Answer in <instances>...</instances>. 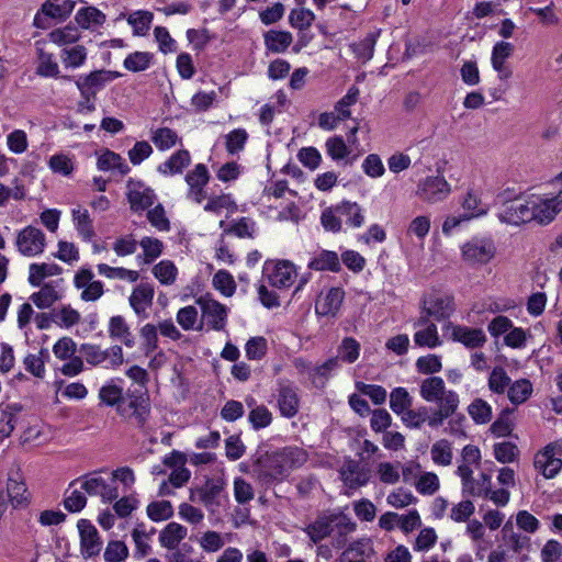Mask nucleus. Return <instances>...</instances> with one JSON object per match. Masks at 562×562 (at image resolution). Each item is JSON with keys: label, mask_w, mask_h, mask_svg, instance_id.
Returning a JSON list of instances; mask_svg holds the SVG:
<instances>
[{"label": "nucleus", "mask_w": 562, "mask_h": 562, "mask_svg": "<svg viewBox=\"0 0 562 562\" xmlns=\"http://www.w3.org/2000/svg\"><path fill=\"white\" fill-rule=\"evenodd\" d=\"M306 461L305 450L299 447H285L260 456L254 465V473L261 484L271 485L283 481L293 469L302 467Z\"/></svg>", "instance_id": "nucleus-1"}, {"label": "nucleus", "mask_w": 562, "mask_h": 562, "mask_svg": "<svg viewBox=\"0 0 562 562\" xmlns=\"http://www.w3.org/2000/svg\"><path fill=\"white\" fill-rule=\"evenodd\" d=\"M356 527V522L342 513L323 512L304 528V532L315 544L331 538V546L341 549L347 544L348 536Z\"/></svg>", "instance_id": "nucleus-2"}, {"label": "nucleus", "mask_w": 562, "mask_h": 562, "mask_svg": "<svg viewBox=\"0 0 562 562\" xmlns=\"http://www.w3.org/2000/svg\"><path fill=\"white\" fill-rule=\"evenodd\" d=\"M116 412L123 418L134 420L137 426L143 427L150 414L149 396L146 391L134 390L124 395Z\"/></svg>", "instance_id": "nucleus-3"}, {"label": "nucleus", "mask_w": 562, "mask_h": 562, "mask_svg": "<svg viewBox=\"0 0 562 562\" xmlns=\"http://www.w3.org/2000/svg\"><path fill=\"white\" fill-rule=\"evenodd\" d=\"M226 488V481L222 476L206 477L202 485L190 488V501L201 503L206 508L214 510V507L222 505V497Z\"/></svg>", "instance_id": "nucleus-4"}, {"label": "nucleus", "mask_w": 562, "mask_h": 562, "mask_svg": "<svg viewBox=\"0 0 562 562\" xmlns=\"http://www.w3.org/2000/svg\"><path fill=\"white\" fill-rule=\"evenodd\" d=\"M462 259L471 265H486L496 255V246L493 239L486 237H474L467 241L462 248Z\"/></svg>", "instance_id": "nucleus-5"}, {"label": "nucleus", "mask_w": 562, "mask_h": 562, "mask_svg": "<svg viewBox=\"0 0 562 562\" xmlns=\"http://www.w3.org/2000/svg\"><path fill=\"white\" fill-rule=\"evenodd\" d=\"M419 310L431 315L432 321H446L454 311L453 297L439 291L425 293L420 299Z\"/></svg>", "instance_id": "nucleus-6"}, {"label": "nucleus", "mask_w": 562, "mask_h": 562, "mask_svg": "<svg viewBox=\"0 0 562 562\" xmlns=\"http://www.w3.org/2000/svg\"><path fill=\"white\" fill-rule=\"evenodd\" d=\"M79 352L85 358L87 363L95 367L108 359L112 367H120L124 362L123 350L120 346L115 345L106 350H102L100 346L93 344H82Z\"/></svg>", "instance_id": "nucleus-7"}, {"label": "nucleus", "mask_w": 562, "mask_h": 562, "mask_svg": "<svg viewBox=\"0 0 562 562\" xmlns=\"http://www.w3.org/2000/svg\"><path fill=\"white\" fill-rule=\"evenodd\" d=\"M531 209L533 206L530 205V199L518 196L504 203L498 217L504 223L519 225L532 221L535 215Z\"/></svg>", "instance_id": "nucleus-8"}, {"label": "nucleus", "mask_w": 562, "mask_h": 562, "mask_svg": "<svg viewBox=\"0 0 562 562\" xmlns=\"http://www.w3.org/2000/svg\"><path fill=\"white\" fill-rule=\"evenodd\" d=\"M451 187L441 176H431L422 180L417 187L416 195L424 202L437 203L448 198Z\"/></svg>", "instance_id": "nucleus-9"}, {"label": "nucleus", "mask_w": 562, "mask_h": 562, "mask_svg": "<svg viewBox=\"0 0 562 562\" xmlns=\"http://www.w3.org/2000/svg\"><path fill=\"white\" fill-rule=\"evenodd\" d=\"M196 304L201 307L202 318L216 331L224 330L227 322V307L209 295L200 296Z\"/></svg>", "instance_id": "nucleus-10"}, {"label": "nucleus", "mask_w": 562, "mask_h": 562, "mask_svg": "<svg viewBox=\"0 0 562 562\" xmlns=\"http://www.w3.org/2000/svg\"><path fill=\"white\" fill-rule=\"evenodd\" d=\"M299 389L288 380L278 381L277 404L280 414L285 418L294 417L300 409Z\"/></svg>", "instance_id": "nucleus-11"}, {"label": "nucleus", "mask_w": 562, "mask_h": 562, "mask_svg": "<svg viewBox=\"0 0 562 562\" xmlns=\"http://www.w3.org/2000/svg\"><path fill=\"white\" fill-rule=\"evenodd\" d=\"M46 239L44 233L34 226L23 228L16 237L18 250L29 257L40 255L44 251Z\"/></svg>", "instance_id": "nucleus-12"}, {"label": "nucleus", "mask_w": 562, "mask_h": 562, "mask_svg": "<svg viewBox=\"0 0 562 562\" xmlns=\"http://www.w3.org/2000/svg\"><path fill=\"white\" fill-rule=\"evenodd\" d=\"M530 205L533 206V209H531L535 215L532 216V221L542 225L548 224L562 210V191L551 199L543 200L540 198H531Z\"/></svg>", "instance_id": "nucleus-13"}, {"label": "nucleus", "mask_w": 562, "mask_h": 562, "mask_svg": "<svg viewBox=\"0 0 562 562\" xmlns=\"http://www.w3.org/2000/svg\"><path fill=\"white\" fill-rule=\"evenodd\" d=\"M117 72L109 70H94L87 76H81L76 80V86L81 95H97L106 82L119 77Z\"/></svg>", "instance_id": "nucleus-14"}, {"label": "nucleus", "mask_w": 562, "mask_h": 562, "mask_svg": "<svg viewBox=\"0 0 562 562\" xmlns=\"http://www.w3.org/2000/svg\"><path fill=\"white\" fill-rule=\"evenodd\" d=\"M265 271L270 284L276 288H289L296 278L295 267L288 260L267 265Z\"/></svg>", "instance_id": "nucleus-15"}, {"label": "nucleus", "mask_w": 562, "mask_h": 562, "mask_svg": "<svg viewBox=\"0 0 562 562\" xmlns=\"http://www.w3.org/2000/svg\"><path fill=\"white\" fill-rule=\"evenodd\" d=\"M155 198L154 191L145 187L143 182L132 179L127 181V200L132 211L138 212L150 207Z\"/></svg>", "instance_id": "nucleus-16"}, {"label": "nucleus", "mask_w": 562, "mask_h": 562, "mask_svg": "<svg viewBox=\"0 0 562 562\" xmlns=\"http://www.w3.org/2000/svg\"><path fill=\"white\" fill-rule=\"evenodd\" d=\"M78 529L82 555L85 558L98 555L102 548V541L97 528L89 520L81 519L78 522Z\"/></svg>", "instance_id": "nucleus-17"}, {"label": "nucleus", "mask_w": 562, "mask_h": 562, "mask_svg": "<svg viewBox=\"0 0 562 562\" xmlns=\"http://www.w3.org/2000/svg\"><path fill=\"white\" fill-rule=\"evenodd\" d=\"M340 476L349 488H359L369 482L371 472L359 461L348 460L340 469Z\"/></svg>", "instance_id": "nucleus-18"}, {"label": "nucleus", "mask_w": 562, "mask_h": 562, "mask_svg": "<svg viewBox=\"0 0 562 562\" xmlns=\"http://www.w3.org/2000/svg\"><path fill=\"white\" fill-rule=\"evenodd\" d=\"M419 393L426 402H436L438 405L446 402L448 394L458 395L454 391L446 390L445 382L440 376L423 380Z\"/></svg>", "instance_id": "nucleus-19"}, {"label": "nucleus", "mask_w": 562, "mask_h": 562, "mask_svg": "<svg viewBox=\"0 0 562 562\" xmlns=\"http://www.w3.org/2000/svg\"><path fill=\"white\" fill-rule=\"evenodd\" d=\"M533 464L536 470L546 479L554 477L562 469V460L554 457L552 445H548L535 456Z\"/></svg>", "instance_id": "nucleus-20"}, {"label": "nucleus", "mask_w": 562, "mask_h": 562, "mask_svg": "<svg viewBox=\"0 0 562 562\" xmlns=\"http://www.w3.org/2000/svg\"><path fill=\"white\" fill-rule=\"evenodd\" d=\"M374 553L372 541L368 538L351 542L339 555L337 562H367Z\"/></svg>", "instance_id": "nucleus-21"}, {"label": "nucleus", "mask_w": 562, "mask_h": 562, "mask_svg": "<svg viewBox=\"0 0 562 562\" xmlns=\"http://www.w3.org/2000/svg\"><path fill=\"white\" fill-rule=\"evenodd\" d=\"M451 338L454 341L461 342L467 348H479L486 342V336L481 328H473L462 325H452Z\"/></svg>", "instance_id": "nucleus-22"}, {"label": "nucleus", "mask_w": 562, "mask_h": 562, "mask_svg": "<svg viewBox=\"0 0 562 562\" xmlns=\"http://www.w3.org/2000/svg\"><path fill=\"white\" fill-rule=\"evenodd\" d=\"M155 295L154 286L149 283H140L132 291L128 299L130 305L138 316H146L151 307Z\"/></svg>", "instance_id": "nucleus-23"}, {"label": "nucleus", "mask_w": 562, "mask_h": 562, "mask_svg": "<svg viewBox=\"0 0 562 562\" xmlns=\"http://www.w3.org/2000/svg\"><path fill=\"white\" fill-rule=\"evenodd\" d=\"M514 53V45L508 42H498L493 47L492 52V66L498 72V77L502 80L512 77L513 71L506 65V59L509 58Z\"/></svg>", "instance_id": "nucleus-24"}, {"label": "nucleus", "mask_w": 562, "mask_h": 562, "mask_svg": "<svg viewBox=\"0 0 562 562\" xmlns=\"http://www.w3.org/2000/svg\"><path fill=\"white\" fill-rule=\"evenodd\" d=\"M345 293L340 288H331L325 295H319L315 303V312L321 316H336Z\"/></svg>", "instance_id": "nucleus-25"}, {"label": "nucleus", "mask_w": 562, "mask_h": 562, "mask_svg": "<svg viewBox=\"0 0 562 562\" xmlns=\"http://www.w3.org/2000/svg\"><path fill=\"white\" fill-rule=\"evenodd\" d=\"M74 8H75V1H72V0H65L61 4H55L50 1H46L45 3H43V5L41 8V12H38L35 15L34 24L37 27H45L42 24L41 14H44L45 16L53 18V19L65 20L72 12Z\"/></svg>", "instance_id": "nucleus-26"}, {"label": "nucleus", "mask_w": 562, "mask_h": 562, "mask_svg": "<svg viewBox=\"0 0 562 562\" xmlns=\"http://www.w3.org/2000/svg\"><path fill=\"white\" fill-rule=\"evenodd\" d=\"M21 411L22 407L19 404L0 405V439L8 438L12 434Z\"/></svg>", "instance_id": "nucleus-27"}, {"label": "nucleus", "mask_w": 562, "mask_h": 562, "mask_svg": "<svg viewBox=\"0 0 562 562\" xmlns=\"http://www.w3.org/2000/svg\"><path fill=\"white\" fill-rule=\"evenodd\" d=\"M459 406V396L448 394V397L446 398V402L438 405V408L429 415L427 419V424L429 427L436 428L443 424L445 419L452 416Z\"/></svg>", "instance_id": "nucleus-28"}, {"label": "nucleus", "mask_w": 562, "mask_h": 562, "mask_svg": "<svg viewBox=\"0 0 562 562\" xmlns=\"http://www.w3.org/2000/svg\"><path fill=\"white\" fill-rule=\"evenodd\" d=\"M109 335L111 338L120 339L126 347L135 345L134 336L123 316H113L109 322Z\"/></svg>", "instance_id": "nucleus-29"}, {"label": "nucleus", "mask_w": 562, "mask_h": 562, "mask_svg": "<svg viewBox=\"0 0 562 562\" xmlns=\"http://www.w3.org/2000/svg\"><path fill=\"white\" fill-rule=\"evenodd\" d=\"M8 497L14 508L26 506L30 502V493L23 481L10 476L7 484Z\"/></svg>", "instance_id": "nucleus-30"}, {"label": "nucleus", "mask_w": 562, "mask_h": 562, "mask_svg": "<svg viewBox=\"0 0 562 562\" xmlns=\"http://www.w3.org/2000/svg\"><path fill=\"white\" fill-rule=\"evenodd\" d=\"M187 537V528L177 522H169L159 535L162 547L172 550Z\"/></svg>", "instance_id": "nucleus-31"}, {"label": "nucleus", "mask_w": 562, "mask_h": 562, "mask_svg": "<svg viewBox=\"0 0 562 562\" xmlns=\"http://www.w3.org/2000/svg\"><path fill=\"white\" fill-rule=\"evenodd\" d=\"M308 268L316 271L329 270L338 272L340 270V261L337 252L322 250L308 262Z\"/></svg>", "instance_id": "nucleus-32"}, {"label": "nucleus", "mask_w": 562, "mask_h": 562, "mask_svg": "<svg viewBox=\"0 0 562 562\" xmlns=\"http://www.w3.org/2000/svg\"><path fill=\"white\" fill-rule=\"evenodd\" d=\"M75 20L85 30L102 25L105 22V14L94 7H85L78 10Z\"/></svg>", "instance_id": "nucleus-33"}, {"label": "nucleus", "mask_w": 562, "mask_h": 562, "mask_svg": "<svg viewBox=\"0 0 562 562\" xmlns=\"http://www.w3.org/2000/svg\"><path fill=\"white\" fill-rule=\"evenodd\" d=\"M72 218L82 239L90 241L95 236V232L88 210L82 209L81 206L74 209Z\"/></svg>", "instance_id": "nucleus-34"}, {"label": "nucleus", "mask_w": 562, "mask_h": 562, "mask_svg": "<svg viewBox=\"0 0 562 562\" xmlns=\"http://www.w3.org/2000/svg\"><path fill=\"white\" fill-rule=\"evenodd\" d=\"M191 157L188 150L180 149L176 151L167 161L158 167V171L164 175L181 173L189 166Z\"/></svg>", "instance_id": "nucleus-35"}, {"label": "nucleus", "mask_w": 562, "mask_h": 562, "mask_svg": "<svg viewBox=\"0 0 562 562\" xmlns=\"http://www.w3.org/2000/svg\"><path fill=\"white\" fill-rule=\"evenodd\" d=\"M30 299L38 308H48L61 299V294L53 283H45Z\"/></svg>", "instance_id": "nucleus-36"}, {"label": "nucleus", "mask_w": 562, "mask_h": 562, "mask_svg": "<svg viewBox=\"0 0 562 562\" xmlns=\"http://www.w3.org/2000/svg\"><path fill=\"white\" fill-rule=\"evenodd\" d=\"M61 268L55 263H32L30 266L29 282L33 286H40L47 277L58 276Z\"/></svg>", "instance_id": "nucleus-37"}, {"label": "nucleus", "mask_w": 562, "mask_h": 562, "mask_svg": "<svg viewBox=\"0 0 562 562\" xmlns=\"http://www.w3.org/2000/svg\"><path fill=\"white\" fill-rule=\"evenodd\" d=\"M461 206L464 210V215L471 220L486 213V207L482 203L481 196L477 191L470 189L464 195Z\"/></svg>", "instance_id": "nucleus-38"}, {"label": "nucleus", "mask_w": 562, "mask_h": 562, "mask_svg": "<svg viewBox=\"0 0 562 562\" xmlns=\"http://www.w3.org/2000/svg\"><path fill=\"white\" fill-rule=\"evenodd\" d=\"M81 321L80 313L70 305H64L52 312V322L65 328H70Z\"/></svg>", "instance_id": "nucleus-39"}, {"label": "nucleus", "mask_w": 562, "mask_h": 562, "mask_svg": "<svg viewBox=\"0 0 562 562\" xmlns=\"http://www.w3.org/2000/svg\"><path fill=\"white\" fill-rule=\"evenodd\" d=\"M291 33L285 31H269L265 35V43L269 50L273 53L284 52L292 43Z\"/></svg>", "instance_id": "nucleus-40"}, {"label": "nucleus", "mask_w": 562, "mask_h": 562, "mask_svg": "<svg viewBox=\"0 0 562 562\" xmlns=\"http://www.w3.org/2000/svg\"><path fill=\"white\" fill-rule=\"evenodd\" d=\"M87 55V48L83 45H75L64 48L60 58L66 68H78L86 63Z\"/></svg>", "instance_id": "nucleus-41"}, {"label": "nucleus", "mask_w": 562, "mask_h": 562, "mask_svg": "<svg viewBox=\"0 0 562 562\" xmlns=\"http://www.w3.org/2000/svg\"><path fill=\"white\" fill-rule=\"evenodd\" d=\"M532 393V384L527 379L515 381L507 390V395L513 404L525 403Z\"/></svg>", "instance_id": "nucleus-42"}, {"label": "nucleus", "mask_w": 562, "mask_h": 562, "mask_svg": "<svg viewBox=\"0 0 562 562\" xmlns=\"http://www.w3.org/2000/svg\"><path fill=\"white\" fill-rule=\"evenodd\" d=\"M153 274L164 285H171L176 282L178 269L171 260H161L153 268Z\"/></svg>", "instance_id": "nucleus-43"}, {"label": "nucleus", "mask_w": 562, "mask_h": 562, "mask_svg": "<svg viewBox=\"0 0 562 562\" xmlns=\"http://www.w3.org/2000/svg\"><path fill=\"white\" fill-rule=\"evenodd\" d=\"M431 460L438 465H450L452 462V447L447 439L436 441L430 449Z\"/></svg>", "instance_id": "nucleus-44"}, {"label": "nucleus", "mask_w": 562, "mask_h": 562, "mask_svg": "<svg viewBox=\"0 0 562 562\" xmlns=\"http://www.w3.org/2000/svg\"><path fill=\"white\" fill-rule=\"evenodd\" d=\"M100 170L117 169L122 175L130 171V167L123 161V158L111 150H105L98 159Z\"/></svg>", "instance_id": "nucleus-45"}, {"label": "nucleus", "mask_w": 562, "mask_h": 562, "mask_svg": "<svg viewBox=\"0 0 562 562\" xmlns=\"http://www.w3.org/2000/svg\"><path fill=\"white\" fill-rule=\"evenodd\" d=\"M414 342L418 347L436 348L441 345L437 325H429L427 328L418 329L414 334Z\"/></svg>", "instance_id": "nucleus-46"}, {"label": "nucleus", "mask_w": 562, "mask_h": 562, "mask_svg": "<svg viewBox=\"0 0 562 562\" xmlns=\"http://www.w3.org/2000/svg\"><path fill=\"white\" fill-rule=\"evenodd\" d=\"M98 271L100 274L110 279L127 280L130 282H136L139 278L138 271L130 270L122 267H111L106 263L98 265Z\"/></svg>", "instance_id": "nucleus-47"}, {"label": "nucleus", "mask_w": 562, "mask_h": 562, "mask_svg": "<svg viewBox=\"0 0 562 562\" xmlns=\"http://www.w3.org/2000/svg\"><path fill=\"white\" fill-rule=\"evenodd\" d=\"M463 492L476 497H487L491 493V476L482 473L480 479H473L463 486Z\"/></svg>", "instance_id": "nucleus-48"}, {"label": "nucleus", "mask_w": 562, "mask_h": 562, "mask_svg": "<svg viewBox=\"0 0 562 562\" xmlns=\"http://www.w3.org/2000/svg\"><path fill=\"white\" fill-rule=\"evenodd\" d=\"M335 211L336 213L346 216L347 223H349L353 227H359L363 223L364 218L361 213V207L356 202L345 201L341 204L337 205Z\"/></svg>", "instance_id": "nucleus-49"}, {"label": "nucleus", "mask_w": 562, "mask_h": 562, "mask_svg": "<svg viewBox=\"0 0 562 562\" xmlns=\"http://www.w3.org/2000/svg\"><path fill=\"white\" fill-rule=\"evenodd\" d=\"M413 398L404 387H396L390 394V407L391 409L401 415L407 408L412 407Z\"/></svg>", "instance_id": "nucleus-50"}, {"label": "nucleus", "mask_w": 562, "mask_h": 562, "mask_svg": "<svg viewBox=\"0 0 562 562\" xmlns=\"http://www.w3.org/2000/svg\"><path fill=\"white\" fill-rule=\"evenodd\" d=\"M376 36L378 35L375 33H370L360 42L352 44V52L362 63H366L373 57Z\"/></svg>", "instance_id": "nucleus-51"}, {"label": "nucleus", "mask_w": 562, "mask_h": 562, "mask_svg": "<svg viewBox=\"0 0 562 562\" xmlns=\"http://www.w3.org/2000/svg\"><path fill=\"white\" fill-rule=\"evenodd\" d=\"M178 140V134L169 127H160L156 130L151 136V142L160 150L170 149Z\"/></svg>", "instance_id": "nucleus-52"}, {"label": "nucleus", "mask_w": 562, "mask_h": 562, "mask_svg": "<svg viewBox=\"0 0 562 562\" xmlns=\"http://www.w3.org/2000/svg\"><path fill=\"white\" fill-rule=\"evenodd\" d=\"M139 246L143 248V261L146 265L155 261L164 250L162 241L154 237H144Z\"/></svg>", "instance_id": "nucleus-53"}, {"label": "nucleus", "mask_w": 562, "mask_h": 562, "mask_svg": "<svg viewBox=\"0 0 562 562\" xmlns=\"http://www.w3.org/2000/svg\"><path fill=\"white\" fill-rule=\"evenodd\" d=\"M38 65L36 74L43 77H57L59 75L58 64L54 60L50 53H46L43 49H37Z\"/></svg>", "instance_id": "nucleus-54"}, {"label": "nucleus", "mask_w": 562, "mask_h": 562, "mask_svg": "<svg viewBox=\"0 0 562 562\" xmlns=\"http://www.w3.org/2000/svg\"><path fill=\"white\" fill-rule=\"evenodd\" d=\"M510 531L507 537V543L512 551L515 553H520L524 550H529L531 546V540L528 536L520 535L513 530L512 524L508 521L505 524L503 528L504 536L506 537V532Z\"/></svg>", "instance_id": "nucleus-55"}, {"label": "nucleus", "mask_w": 562, "mask_h": 562, "mask_svg": "<svg viewBox=\"0 0 562 562\" xmlns=\"http://www.w3.org/2000/svg\"><path fill=\"white\" fill-rule=\"evenodd\" d=\"M48 36L53 43L61 46L76 43L80 38V33L76 26L67 25L52 31Z\"/></svg>", "instance_id": "nucleus-56"}, {"label": "nucleus", "mask_w": 562, "mask_h": 562, "mask_svg": "<svg viewBox=\"0 0 562 562\" xmlns=\"http://www.w3.org/2000/svg\"><path fill=\"white\" fill-rule=\"evenodd\" d=\"M153 60V54L147 52H135L130 54L124 60V67L134 72L146 70Z\"/></svg>", "instance_id": "nucleus-57"}, {"label": "nucleus", "mask_w": 562, "mask_h": 562, "mask_svg": "<svg viewBox=\"0 0 562 562\" xmlns=\"http://www.w3.org/2000/svg\"><path fill=\"white\" fill-rule=\"evenodd\" d=\"M99 398L103 404L117 408L124 400L123 389L114 383L105 384L99 391Z\"/></svg>", "instance_id": "nucleus-58"}, {"label": "nucleus", "mask_w": 562, "mask_h": 562, "mask_svg": "<svg viewBox=\"0 0 562 562\" xmlns=\"http://www.w3.org/2000/svg\"><path fill=\"white\" fill-rule=\"evenodd\" d=\"M417 492L423 495H434L440 487L437 474L425 472L414 483Z\"/></svg>", "instance_id": "nucleus-59"}, {"label": "nucleus", "mask_w": 562, "mask_h": 562, "mask_svg": "<svg viewBox=\"0 0 562 562\" xmlns=\"http://www.w3.org/2000/svg\"><path fill=\"white\" fill-rule=\"evenodd\" d=\"M315 20V14L304 8L293 9L289 15L291 26L297 30H307Z\"/></svg>", "instance_id": "nucleus-60"}, {"label": "nucleus", "mask_w": 562, "mask_h": 562, "mask_svg": "<svg viewBox=\"0 0 562 562\" xmlns=\"http://www.w3.org/2000/svg\"><path fill=\"white\" fill-rule=\"evenodd\" d=\"M510 378L506 371L501 368H494L488 378V387L492 392L504 394L506 389L510 386Z\"/></svg>", "instance_id": "nucleus-61"}, {"label": "nucleus", "mask_w": 562, "mask_h": 562, "mask_svg": "<svg viewBox=\"0 0 562 562\" xmlns=\"http://www.w3.org/2000/svg\"><path fill=\"white\" fill-rule=\"evenodd\" d=\"M468 412L473 420L477 424H486L492 418V408L483 400H474L468 407Z\"/></svg>", "instance_id": "nucleus-62"}, {"label": "nucleus", "mask_w": 562, "mask_h": 562, "mask_svg": "<svg viewBox=\"0 0 562 562\" xmlns=\"http://www.w3.org/2000/svg\"><path fill=\"white\" fill-rule=\"evenodd\" d=\"M213 285L225 296H232L236 290L233 276L226 270H218L213 277Z\"/></svg>", "instance_id": "nucleus-63"}, {"label": "nucleus", "mask_w": 562, "mask_h": 562, "mask_svg": "<svg viewBox=\"0 0 562 562\" xmlns=\"http://www.w3.org/2000/svg\"><path fill=\"white\" fill-rule=\"evenodd\" d=\"M147 515L154 521L167 520L173 515L169 501L153 502L147 506Z\"/></svg>", "instance_id": "nucleus-64"}]
</instances>
